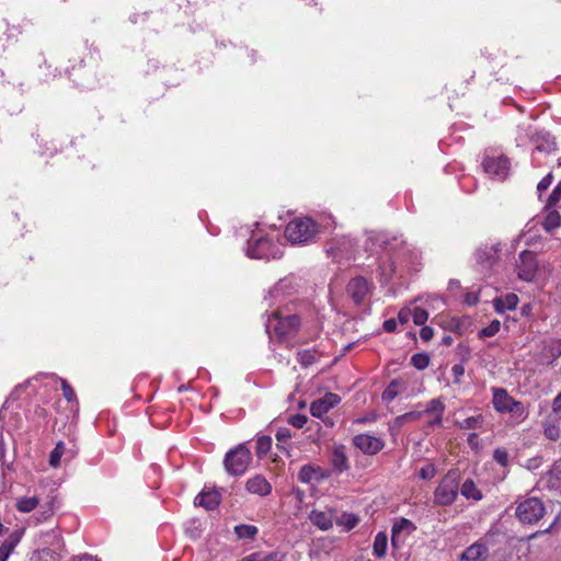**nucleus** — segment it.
Returning a JSON list of instances; mask_svg holds the SVG:
<instances>
[{"mask_svg":"<svg viewBox=\"0 0 561 561\" xmlns=\"http://www.w3.org/2000/svg\"><path fill=\"white\" fill-rule=\"evenodd\" d=\"M403 241H399L398 238H389L385 233H375L367 238L366 250L377 252L381 250L385 254L379 259V270L383 282H388L397 272V266L393 261V255L397 252L398 245L403 244Z\"/></svg>","mask_w":561,"mask_h":561,"instance_id":"obj_1","label":"nucleus"},{"mask_svg":"<svg viewBox=\"0 0 561 561\" xmlns=\"http://www.w3.org/2000/svg\"><path fill=\"white\" fill-rule=\"evenodd\" d=\"M492 404L499 413H510L514 424H520L528 417L527 408L514 399L504 388H492Z\"/></svg>","mask_w":561,"mask_h":561,"instance_id":"obj_2","label":"nucleus"},{"mask_svg":"<svg viewBox=\"0 0 561 561\" xmlns=\"http://www.w3.org/2000/svg\"><path fill=\"white\" fill-rule=\"evenodd\" d=\"M317 224L308 217L295 218L285 228V237L291 244H306L314 240Z\"/></svg>","mask_w":561,"mask_h":561,"instance_id":"obj_3","label":"nucleus"},{"mask_svg":"<svg viewBox=\"0 0 561 561\" xmlns=\"http://www.w3.org/2000/svg\"><path fill=\"white\" fill-rule=\"evenodd\" d=\"M245 253L251 259H278L282 256V244L270 238L253 234L248 241Z\"/></svg>","mask_w":561,"mask_h":561,"instance_id":"obj_4","label":"nucleus"},{"mask_svg":"<svg viewBox=\"0 0 561 561\" xmlns=\"http://www.w3.org/2000/svg\"><path fill=\"white\" fill-rule=\"evenodd\" d=\"M252 461V455L245 443L239 444L225 455L226 471L233 477L242 476Z\"/></svg>","mask_w":561,"mask_h":561,"instance_id":"obj_5","label":"nucleus"},{"mask_svg":"<svg viewBox=\"0 0 561 561\" xmlns=\"http://www.w3.org/2000/svg\"><path fill=\"white\" fill-rule=\"evenodd\" d=\"M459 492V479L456 472L449 471L440 480L434 491V505L436 506H449L451 505Z\"/></svg>","mask_w":561,"mask_h":561,"instance_id":"obj_6","label":"nucleus"},{"mask_svg":"<svg viewBox=\"0 0 561 561\" xmlns=\"http://www.w3.org/2000/svg\"><path fill=\"white\" fill-rule=\"evenodd\" d=\"M265 327L267 333L273 331L279 339H285L298 331L300 318L296 314L282 316L279 311H274Z\"/></svg>","mask_w":561,"mask_h":561,"instance_id":"obj_7","label":"nucleus"},{"mask_svg":"<svg viewBox=\"0 0 561 561\" xmlns=\"http://www.w3.org/2000/svg\"><path fill=\"white\" fill-rule=\"evenodd\" d=\"M515 513L520 523L533 525L545 516L546 507L539 497L531 496L519 502Z\"/></svg>","mask_w":561,"mask_h":561,"instance_id":"obj_8","label":"nucleus"},{"mask_svg":"<svg viewBox=\"0 0 561 561\" xmlns=\"http://www.w3.org/2000/svg\"><path fill=\"white\" fill-rule=\"evenodd\" d=\"M356 242L348 236L333 238L327 247V252L335 261L350 260L356 251Z\"/></svg>","mask_w":561,"mask_h":561,"instance_id":"obj_9","label":"nucleus"},{"mask_svg":"<svg viewBox=\"0 0 561 561\" xmlns=\"http://www.w3.org/2000/svg\"><path fill=\"white\" fill-rule=\"evenodd\" d=\"M538 263L534 252L529 250L522 251L516 263L517 275L520 279L530 282L536 276Z\"/></svg>","mask_w":561,"mask_h":561,"instance_id":"obj_10","label":"nucleus"},{"mask_svg":"<svg viewBox=\"0 0 561 561\" xmlns=\"http://www.w3.org/2000/svg\"><path fill=\"white\" fill-rule=\"evenodd\" d=\"M296 290V284L293 277H285L279 279L273 288L270 289L266 300L270 301V306L280 304L285 298L291 296Z\"/></svg>","mask_w":561,"mask_h":561,"instance_id":"obj_11","label":"nucleus"},{"mask_svg":"<svg viewBox=\"0 0 561 561\" xmlns=\"http://www.w3.org/2000/svg\"><path fill=\"white\" fill-rule=\"evenodd\" d=\"M416 530V526L408 518L397 520L391 529V546L398 550L405 542L407 538Z\"/></svg>","mask_w":561,"mask_h":561,"instance_id":"obj_12","label":"nucleus"},{"mask_svg":"<svg viewBox=\"0 0 561 561\" xmlns=\"http://www.w3.org/2000/svg\"><path fill=\"white\" fill-rule=\"evenodd\" d=\"M353 444L365 455H376L385 447V443L380 437L369 434L355 435Z\"/></svg>","mask_w":561,"mask_h":561,"instance_id":"obj_13","label":"nucleus"},{"mask_svg":"<svg viewBox=\"0 0 561 561\" xmlns=\"http://www.w3.org/2000/svg\"><path fill=\"white\" fill-rule=\"evenodd\" d=\"M346 290L356 305H362L370 293V284L365 277L357 276L348 282Z\"/></svg>","mask_w":561,"mask_h":561,"instance_id":"obj_14","label":"nucleus"},{"mask_svg":"<svg viewBox=\"0 0 561 561\" xmlns=\"http://www.w3.org/2000/svg\"><path fill=\"white\" fill-rule=\"evenodd\" d=\"M482 167L489 175L503 180L508 173L510 162L506 157H486Z\"/></svg>","mask_w":561,"mask_h":561,"instance_id":"obj_15","label":"nucleus"},{"mask_svg":"<svg viewBox=\"0 0 561 561\" xmlns=\"http://www.w3.org/2000/svg\"><path fill=\"white\" fill-rule=\"evenodd\" d=\"M340 397L335 393L328 392L323 397L314 400L310 405V412L314 417H322L340 402Z\"/></svg>","mask_w":561,"mask_h":561,"instance_id":"obj_16","label":"nucleus"},{"mask_svg":"<svg viewBox=\"0 0 561 561\" xmlns=\"http://www.w3.org/2000/svg\"><path fill=\"white\" fill-rule=\"evenodd\" d=\"M65 543L61 538L57 539L55 548H43L33 552L32 561H60L64 557Z\"/></svg>","mask_w":561,"mask_h":561,"instance_id":"obj_17","label":"nucleus"},{"mask_svg":"<svg viewBox=\"0 0 561 561\" xmlns=\"http://www.w3.org/2000/svg\"><path fill=\"white\" fill-rule=\"evenodd\" d=\"M77 455V449L75 445L71 448H67L64 442H58L55 448L51 450L49 456V465L53 468H57L60 465L61 458H65V461L72 460Z\"/></svg>","mask_w":561,"mask_h":561,"instance_id":"obj_18","label":"nucleus"},{"mask_svg":"<svg viewBox=\"0 0 561 561\" xmlns=\"http://www.w3.org/2000/svg\"><path fill=\"white\" fill-rule=\"evenodd\" d=\"M500 244L483 245L480 247L476 252L477 263L483 267H490L496 260V253L500 251Z\"/></svg>","mask_w":561,"mask_h":561,"instance_id":"obj_19","label":"nucleus"},{"mask_svg":"<svg viewBox=\"0 0 561 561\" xmlns=\"http://www.w3.org/2000/svg\"><path fill=\"white\" fill-rule=\"evenodd\" d=\"M488 556V547L484 543L476 542L462 552L460 561H485Z\"/></svg>","mask_w":561,"mask_h":561,"instance_id":"obj_20","label":"nucleus"},{"mask_svg":"<svg viewBox=\"0 0 561 561\" xmlns=\"http://www.w3.org/2000/svg\"><path fill=\"white\" fill-rule=\"evenodd\" d=\"M245 488L250 493L261 496L268 495L272 491L270 482L261 474L249 479L245 483Z\"/></svg>","mask_w":561,"mask_h":561,"instance_id":"obj_21","label":"nucleus"},{"mask_svg":"<svg viewBox=\"0 0 561 561\" xmlns=\"http://www.w3.org/2000/svg\"><path fill=\"white\" fill-rule=\"evenodd\" d=\"M220 503V494L217 491H202L194 499L196 506H202L207 511L215 510Z\"/></svg>","mask_w":561,"mask_h":561,"instance_id":"obj_22","label":"nucleus"},{"mask_svg":"<svg viewBox=\"0 0 561 561\" xmlns=\"http://www.w3.org/2000/svg\"><path fill=\"white\" fill-rule=\"evenodd\" d=\"M331 463L337 473H342L350 469L344 445H336L333 447L331 454Z\"/></svg>","mask_w":561,"mask_h":561,"instance_id":"obj_23","label":"nucleus"},{"mask_svg":"<svg viewBox=\"0 0 561 561\" xmlns=\"http://www.w3.org/2000/svg\"><path fill=\"white\" fill-rule=\"evenodd\" d=\"M22 530L12 531L0 546V561H7L22 538Z\"/></svg>","mask_w":561,"mask_h":561,"instance_id":"obj_24","label":"nucleus"},{"mask_svg":"<svg viewBox=\"0 0 561 561\" xmlns=\"http://www.w3.org/2000/svg\"><path fill=\"white\" fill-rule=\"evenodd\" d=\"M535 150L539 152L550 153L556 150V141L553 137L543 130H538L536 138H534Z\"/></svg>","mask_w":561,"mask_h":561,"instance_id":"obj_25","label":"nucleus"},{"mask_svg":"<svg viewBox=\"0 0 561 561\" xmlns=\"http://www.w3.org/2000/svg\"><path fill=\"white\" fill-rule=\"evenodd\" d=\"M310 522L321 530H329L333 526V514L313 510L309 515Z\"/></svg>","mask_w":561,"mask_h":561,"instance_id":"obj_26","label":"nucleus"},{"mask_svg":"<svg viewBox=\"0 0 561 561\" xmlns=\"http://www.w3.org/2000/svg\"><path fill=\"white\" fill-rule=\"evenodd\" d=\"M538 130L531 125H518L516 130L515 142L517 147H526L528 144L534 142Z\"/></svg>","mask_w":561,"mask_h":561,"instance_id":"obj_27","label":"nucleus"},{"mask_svg":"<svg viewBox=\"0 0 561 561\" xmlns=\"http://www.w3.org/2000/svg\"><path fill=\"white\" fill-rule=\"evenodd\" d=\"M518 301L519 299L516 294H507L504 297L494 299V309L497 313H504L507 310H514Z\"/></svg>","mask_w":561,"mask_h":561,"instance_id":"obj_28","label":"nucleus"},{"mask_svg":"<svg viewBox=\"0 0 561 561\" xmlns=\"http://www.w3.org/2000/svg\"><path fill=\"white\" fill-rule=\"evenodd\" d=\"M233 533L239 540H253L259 534V528L250 524L236 525Z\"/></svg>","mask_w":561,"mask_h":561,"instance_id":"obj_29","label":"nucleus"},{"mask_svg":"<svg viewBox=\"0 0 561 561\" xmlns=\"http://www.w3.org/2000/svg\"><path fill=\"white\" fill-rule=\"evenodd\" d=\"M239 561H284V554L277 551L272 552H253Z\"/></svg>","mask_w":561,"mask_h":561,"instance_id":"obj_30","label":"nucleus"},{"mask_svg":"<svg viewBox=\"0 0 561 561\" xmlns=\"http://www.w3.org/2000/svg\"><path fill=\"white\" fill-rule=\"evenodd\" d=\"M388 536L386 533L380 531L375 536L373 545V553L376 558L382 559L387 554Z\"/></svg>","mask_w":561,"mask_h":561,"instance_id":"obj_31","label":"nucleus"},{"mask_svg":"<svg viewBox=\"0 0 561 561\" xmlns=\"http://www.w3.org/2000/svg\"><path fill=\"white\" fill-rule=\"evenodd\" d=\"M422 411H411L402 415H399L393 420L392 424L390 425V430H400L405 423L419 421L422 417Z\"/></svg>","mask_w":561,"mask_h":561,"instance_id":"obj_32","label":"nucleus"},{"mask_svg":"<svg viewBox=\"0 0 561 561\" xmlns=\"http://www.w3.org/2000/svg\"><path fill=\"white\" fill-rule=\"evenodd\" d=\"M560 422L559 420L548 419L543 422V434L549 440L556 442L560 438Z\"/></svg>","mask_w":561,"mask_h":561,"instance_id":"obj_33","label":"nucleus"},{"mask_svg":"<svg viewBox=\"0 0 561 561\" xmlns=\"http://www.w3.org/2000/svg\"><path fill=\"white\" fill-rule=\"evenodd\" d=\"M460 493L466 499L479 501L482 499L481 491L477 488L476 483L471 479H467L460 486Z\"/></svg>","mask_w":561,"mask_h":561,"instance_id":"obj_34","label":"nucleus"},{"mask_svg":"<svg viewBox=\"0 0 561 561\" xmlns=\"http://www.w3.org/2000/svg\"><path fill=\"white\" fill-rule=\"evenodd\" d=\"M39 504L37 496H24L16 500L15 507L21 513H30Z\"/></svg>","mask_w":561,"mask_h":561,"instance_id":"obj_35","label":"nucleus"},{"mask_svg":"<svg viewBox=\"0 0 561 561\" xmlns=\"http://www.w3.org/2000/svg\"><path fill=\"white\" fill-rule=\"evenodd\" d=\"M483 424L484 416L482 414L469 416L461 422H456V425L461 430H479L482 428Z\"/></svg>","mask_w":561,"mask_h":561,"instance_id":"obj_36","label":"nucleus"},{"mask_svg":"<svg viewBox=\"0 0 561 561\" xmlns=\"http://www.w3.org/2000/svg\"><path fill=\"white\" fill-rule=\"evenodd\" d=\"M401 387L402 382L399 379H393L383 390L381 394L382 400L385 402H391L394 400L398 397Z\"/></svg>","mask_w":561,"mask_h":561,"instance_id":"obj_37","label":"nucleus"},{"mask_svg":"<svg viewBox=\"0 0 561 561\" xmlns=\"http://www.w3.org/2000/svg\"><path fill=\"white\" fill-rule=\"evenodd\" d=\"M319 471V467H314L312 465H305L298 472V480L302 483H310L313 479H317V473Z\"/></svg>","mask_w":561,"mask_h":561,"instance_id":"obj_38","label":"nucleus"},{"mask_svg":"<svg viewBox=\"0 0 561 561\" xmlns=\"http://www.w3.org/2000/svg\"><path fill=\"white\" fill-rule=\"evenodd\" d=\"M346 531L352 530L359 523V518L353 513H343L336 520Z\"/></svg>","mask_w":561,"mask_h":561,"instance_id":"obj_39","label":"nucleus"},{"mask_svg":"<svg viewBox=\"0 0 561 561\" xmlns=\"http://www.w3.org/2000/svg\"><path fill=\"white\" fill-rule=\"evenodd\" d=\"M561 225V215L557 210H551L547 214L543 220V228L547 231H552L560 227Z\"/></svg>","mask_w":561,"mask_h":561,"instance_id":"obj_40","label":"nucleus"},{"mask_svg":"<svg viewBox=\"0 0 561 561\" xmlns=\"http://www.w3.org/2000/svg\"><path fill=\"white\" fill-rule=\"evenodd\" d=\"M272 447V438L267 435H262L256 438L255 453L257 457H264Z\"/></svg>","mask_w":561,"mask_h":561,"instance_id":"obj_41","label":"nucleus"},{"mask_svg":"<svg viewBox=\"0 0 561 561\" xmlns=\"http://www.w3.org/2000/svg\"><path fill=\"white\" fill-rule=\"evenodd\" d=\"M445 411V404L440 398H435L428 401L426 409L423 412V414H437L443 415Z\"/></svg>","mask_w":561,"mask_h":561,"instance_id":"obj_42","label":"nucleus"},{"mask_svg":"<svg viewBox=\"0 0 561 561\" xmlns=\"http://www.w3.org/2000/svg\"><path fill=\"white\" fill-rule=\"evenodd\" d=\"M493 460L503 468H507L510 465V454L506 448L497 447L493 450Z\"/></svg>","mask_w":561,"mask_h":561,"instance_id":"obj_43","label":"nucleus"},{"mask_svg":"<svg viewBox=\"0 0 561 561\" xmlns=\"http://www.w3.org/2000/svg\"><path fill=\"white\" fill-rule=\"evenodd\" d=\"M297 359L302 366L308 367L317 360V352L313 350L300 351L297 354Z\"/></svg>","mask_w":561,"mask_h":561,"instance_id":"obj_44","label":"nucleus"},{"mask_svg":"<svg viewBox=\"0 0 561 561\" xmlns=\"http://www.w3.org/2000/svg\"><path fill=\"white\" fill-rule=\"evenodd\" d=\"M411 364L419 370L425 369L430 364V357L428 355L424 353H417L414 354L411 357Z\"/></svg>","mask_w":561,"mask_h":561,"instance_id":"obj_45","label":"nucleus"},{"mask_svg":"<svg viewBox=\"0 0 561 561\" xmlns=\"http://www.w3.org/2000/svg\"><path fill=\"white\" fill-rule=\"evenodd\" d=\"M501 328V322L499 320H493L488 327L483 328L479 332V337H491L494 336Z\"/></svg>","mask_w":561,"mask_h":561,"instance_id":"obj_46","label":"nucleus"},{"mask_svg":"<svg viewBox=\"0 0 561 561\" xmlns=\"http://www.w3.org/2000/svg\"><path fill=\"white\" fill-rule=\"evenodd\" d=\"M411 316L416 325H423L428 319V312L422 307H415L413 311H411Z\"/></svg>","mask_w":561,"mask_h":561,"instance_id":"obj_47","label":"nucleus"},{"mask_svg":"<svg viewBox=\"0 0 561 561\" xmlns=\"http://www.w3.org/2000/svg\"><path fill=\"white\" fill-rule=\"evenodd\" d=\"M550 481L553 482V486L561 488V461L553 465L549 472Z\"/></svg>","mask_w":561,"mask_h":561,"instance_id":"obj_48","label":"nucleus"},{"mask_svg":"<svg viewBox=\"0 0 561 561\" xmlns=\"http://www.w3.org/2000/svg\"><path fill=\"white\" fill-rule=\"evenodd\" d=\"M55 511L54 501L47 502L45 505L41 506L39 517H37L38 522L47 520Z\"/></svg>","mask_w":561,"mask_h":561,"instance_id":"obj_49","label":"nucleus"},{"mask_svg":"<svg viewBox=\"0 0 561 561\" xmlns=\"http://www.w3.org/2000/svg\"><path fill=\"white\" fill-rule=\"evenodd\" d=\"M308 417L304 414H294L288 417V423L296 428H301L307 423Z\"/></svg>","mask_w":561,"mask_h":561,"instance_id":"obj_50","label":"nucleus"},{"mask_svg":"<svg viewBox=\"0 0 561 561\" xmlns=\"http://www.w3.org/2000/svg\"><path fill=\"white\" fill-rule=\"evenodd\" d=\"M60 381H61V389H62V394H64L65 399L68 402L75 401L76 393H75L73 389L71 388V386L65 379H61Z\"/></svg>","mask_w":561,"mask_h":561,"instance_id":"obj_51","label":"nucleus"},{"mask_svg":"<svg viewBox=\"0 0 561 561\" xmlns=\"http://www.w3.org/2000/svg\"><path fill=\"white\" fill-rule=\"evenodd\" d=\"M436 474V469L433 465H426L420 469L419 476L423 480H430Z\"/></svg>","mask_w":561,"mask_h":561,"instance_id":"obj_52","label":"nucleus"},{"mask_svg":"<svg viewBox=\"0 0 561 561\" xmlns=\"http://www.w3.org/2000/svg\"><path fill=\"white\" fill-rule=\"evenodd\" d=\"M561 199V181L556 185L548 198V205L554 206Z\"/></svg>","mask_w":561,"mask_h":561,"instance_id":"obj_53","label":"nucleus"},{"mask_svg":"<svg viewBox=\"0 0 561 561\" xmlns=\"http://www.w3.org/2000/svg\"><path fill=\"white\" fill-rule=\"evenodd\" d=\"M541 463H542V457L541 456H536V457L529 458L526 461L525 467L528 470L534 471V470L538 469L541 466Z\"/></svg>","mask_w":561,"mask_h":561,"instance_id":"obj_54","label":"nucleus"},{"mask_svg":"<svg viewBox=\"0 0 561 561\" xmlns=\"http://www.w3.org/2000/svg\"><path fill=\"white\" fill-rule=\"evenodd\" d=\"M552 179H553V176H552V174H551V173H549V174H547L546 176H543V178L541 179V181H540V182L538 183V185H537V190H538V192H539V193L545 192V191H546V190L551 185V183H552Z\"/></svg>","mask_w":561,"mask_h":561,"instance_id":"obj_55","label":"nucleus"},{"mask_svg":"<svg viewBox=\"0 0 561 561\" xmlns=\"http://www.w3.org/2000/svg\"><path fill=\"white\" fill-rule=\"evenodd\" d=\"M467 443L470 446V448L473 449V450H479L480 447H481L480 446V438H479V435L477 433H470L468 435Z\"/></svg>","mask_w":561,"mask_h":561,"instance_id":"obj_56","label":"nucleus"},{"mask_svg":"<svg viewBox=\"0 0 561 561\" xmlns=\"http://www.w3.org/2000/svg\"><path fill=\"white\" fill-rule=\"evenodd\" d=\"M420 336L424 342H428L434 336V330L431 327H423L420 331Z\"/></svg>","mask_w":561,"mask_h":561,"instance_id":"obj_57","label":"nucleus"},{"mask_svg":"<svg viewBox=\"0 0 561 561\" xmlns=\"http://www.w3.org/2000/svg\"><path fill=\"white\" fill-rule=\"evenodd\" d=\"M410 317H411V310L409 308H403L398 313V321L401 324H405L409 322Z\"/></svg>","mask_w":561,"mask_h":561,"instance_id":"obj_58","label":"nucleus"},{"mask_svg":"<svg viewBox=\"0 0 561 561\" xmlns=\"http://www.w3.org/2000/svg\"><path fill=\"white\" fill-rule=\"evenodd\" d=\"M451 373H453V376L455 377V381L459 382V379L465 374V368L461 364H456L451 367Z\"/></svg>","mask_w":561,"mask_h":561,"instance_id":"obj_59","label":"nucleus"},{"mask_svg":"<svg viewBox=\"0 0 561 561\" xmlns=\"http://www.w3.org/2000/svg\"><path fill=\"white\" fill-rule=\"evenodd\" d=\"M290 431L286 427L278 428L276 433V438L278 442H286L287 439L290 438Z\"/></svg>","mask_w":561,"mask_h":561,"instance_id":"obj_60","label":"nucleus"},{"mask_svg":"<svg viewBox=\"0 0 561 561\" xmlns=\"http://www.w3.org/2000/svg\"><path fill=\"white\" fill-rule=\"evenodd\" d=\"M382 328L388 333L394 332L397 330V320L393 318L386 320Z\"/></svg>","mask_w":561,"mask_h":561,"instance_id":"obj_61","label":"nucleus"},{"mask_svg":"<svg viewBox=\"0 0 561 561\" xmlns=\"http://www.w3.org/2000/svg\"><path fill=\"white\" fill-rule=\"evenodd\" d=\"M552 411L556 414H559L561 419V392L552 401Z\"/></svg>","mask_w":561,"mask_h":561,"instance_id":"obj_62","label":"nucleus"},{"mask_svg":"<svg viewBox=\"0 0 561 561\" xmlns=\"http://www.w3.org/2000/svg\"><path fill=\"white\" fill-rule=\"evenodd\" d=\"M478 301L479 297L474 293H468L465 297V302L469 306H474L476 304H478Z\"/></svg>","mask_w":561,"mask_h":561,"instance_id":"obj_63","label":"nucleus"},{"mask_svg":"<svg viewBox=\"0 0 561 561\" xmlns=\"http://www.w3.org/2000/svg\"><path fill=\"white\" fill-rule=\"evenodd\" d=\"M69 561H99L96 558L91 554L84 553L80 556L72 557Z\"/></svg>","mask_w":561,"mask_h":561,"instance_id":"obj_64","label":"nucleus"}]
</instances>
